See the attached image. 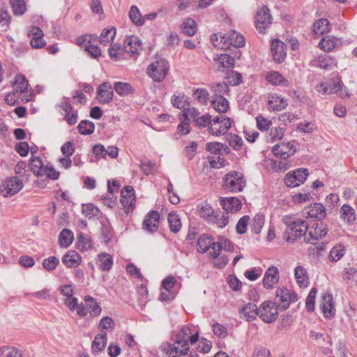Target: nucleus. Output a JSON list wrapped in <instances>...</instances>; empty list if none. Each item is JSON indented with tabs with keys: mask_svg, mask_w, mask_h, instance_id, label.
Returning <instances> with one entry per match:
<instances>
[{
	"mask_svg": "<svg viewBox=\"0 0 357 357\" xmlns=\"http://www.w3.org/2000/svg\"><path fill=\"white\" fill-rule=\"evenodd\" d=\"M309 175L305 168H298L288 172L284 178L285 185L289 188H295L303 184Z\"/></svg>",
	"mask_w": 357,
	"mask_h": 357,
	"instance_id": "obj_5",
	"label": "nucleus"
},
{
	"mask_svg": "<svg viewBox=\"0 0 357 357\" xmlns=\"http://www.w3.org/2000/svg\"><path fill=\"white\" fill-rule=\"evenodd\" d=\"M264 224V216L257 214L253 218L251 229L255 234H259Z\"/></svg>",
	"mask_w": 357,
	"mask_h": 357,
	"instance_id": "obj_56",
	"label": "nucleus"
},
{
	"mask_svg": "<svg viewBox=\"0 0 357 357\" xmlns=\"http://www.w3.org/2000/svg\"><path fill=\"white\" fill-rule=\"evenodd\" d=\"M13 13L15 15H23L26 10V6L24 0H10Z\"/></svg>",
	"mask_w": 357,
	"mask_h": 357,
	"instance_id": "obj_53",
	"label": "nucleus"
},
{
	"mask_svg": "<svg viewBox=\"0 0 357 357\" xmlns=\"http://www.w3.org/2000/svg\"><path fill=\"white\" fill-rule=\"evenodd\" d=\"M211 104L213 108L219 113H225L229 107L228 100L221 95L213 96Z\"/></svg>",
	"mask_w": 357,
	"mask_h": 357,
	"instance_id": "obj_26",
	"label": "nucleus"
},
{
	"mask_svg": "<svg viewBox=\"0 0 357 357\" xmlns=\"http://www.w3.org/2000/svg\"><path fill=\"white\" fill-rule=\"evenodd\" d=\"M266 79L273 85L287 86L289 84V82L277 71L268 72Z\"/></svg>",
	"mask_w": 357,
	"mask_h": 357,
	"instance_id": "obj_30",
	"label": "nucleus"
},
{
	"mask_svg": "<svg viewBox=\"0 0 357 357\" xmlns=\"http://www.w3.org/2000/svg\"><path fill=\"white\" fill-rule=\"evenodd\" d=\"M84 301L86 305V308L90 309L89 312L91 316L97 317L100 314L102 309L93 297L90 296H86L84 297Z\"/></svg>",
	"mask_w": 357,
	"mask_h": 357,
	"instance_id": "obj_38",
	"label": "nucleus"
},
{
	"mask_svg": "<svg viewBox=\"0 0 357 357\" xmlns=\"http://www.w3.org/2000/svg\"><path fill=\"white\" fill-rule=\"evenodd\" d=\"M320 308L326 318H333L335 315V307L331 294H323L320 301Z\"/></svg>",
	"mask_w": 357,
	"mask_h": 357,
	"instance_id": "obj_14",
	"label": "nucleus"
},
{
	"mask_svg": "<svg viewBox=\"0 0 357 357\" xmlns=\"http://www.w3.org/2000/svg\"><path fill=\"white\" fill-rule=\"evenodd\" d=\"M30 168L36 176H44L45 174V166L38 157H33L30 159Z\"/></svg>",
	"mask_w": 357,
	"mask_h": 357,
	"instance_id": "obj_34",
	"label": "nucleus"
},
{
	"mask_svg": "<svg viewBox=\"0 0 357 357\" xmlns=\"http://www.w3.org/2000/svg\"><path fill=\"white\" fill-rule=\"evenodd\" d=\"M74 239L73 233L68 229H63L59 236V243L61 247L68 248Z\"/></svg>",
	"mask_w": 357,
	"mask_h": 357,
	"instance_id": "obj_37",
	"label": "nucleus"
},
{
	"mask_svg": "<svg viewBox=\"0 0 357 357\" xmlns=\"http://www.w3.org/2000/svg\"><path fill=\"white\" fill-rule=\"evenodd\" d=\"M227 140H228L229 144L234 149L239 150L243 146V142L242 139L236 135H233V134L229 135L227 137Z\"/></svg>",
	"mask_w": 357,
	"mask_h": 357,
	"instance_id": "obj_61",
	"label": "nucleus"
},
{
	"mask_svg": "<svg viewBox=\"0 0 357 357\" xmlns=\"http://www.w3.org/2000/svg\"><path fill=\"white\" fill-rule=\"evenodd\" d=\"M268 106L273 111H281L287 106V100L277 94H272L268 98Z\"/></svg>",
	"mask_w": 357,
	"mask_h": 357,
	"instance_id": "obj_25",
	"label": "nucleus"
},
{
	"mask_svg": "<svg viewBox=\"0 0 357 357\" xmlns=\"http://www.w3.org/2000/svg\"><path fill=\"white\" fill-rule=\"evenodd\" d=\"M109 55L112 59L119 60L123 52V49L121 45L118 43L112 44L109 50Z\"/></svg>",
	"mask_w": 357,
	"mask_h": 357,
	"instance_id": "obj_62",
	"label": "nucleus"
},
{
	"mask_svg": "<svg viewBox=\"0 0 357 357\" xmlns=\"http://www.w3.org/2000/svg\"><path fill=\"white\" fill-rule=\"evenodd\" d=\"M63 263L68 268L77 266L82 262L80 255L75 250H69L62 259Z\"/></svg>",
	"mask_w": 357,
	"mask_h": 357,
	"instance_id": "obj_27",
	"label": "nucleus"
},
{
	"mask_svg": "<svg viewBox=\"0 0 357 357\" xmlns=\"http://www.w3.org/2000/svg\"><path fill=\"white\" fill-rule=\"evenodd\" d=\"M330 31V23L326 18H321L313 24V32L317 36L323 35Z\"/></svg>",
	"mask_w": 357,
	"mask_h": 357,
	"instance_id": "obj_35",
	"label": "nucleus"
},
{
	"mask_svg": "<svg viewBox=\"0 0 357 357\" xmlns=\"http://www.w3.org/2000/svg\"><path fill=\"white\" fill-rule=\"evenodd\" d=\"M256 121L257 128L261 131L267 130L272 125L271 121L261 115H259L256 117Z\"/></svg>",
	"mask_w": 357,
	"mask_h": 357,
	"instance_id": "obj_63",
	"label": "nucleus"
},
{
	"mask_svg": "<svg viewBox=\"0 0 357 357\" xmlns=\"http://www.w3.org/2000/svg\"><path fill=\"white\" fill-rule=\"evenodd\" d=\"M114 327V321L108 316L102 317L98 324V328L102 331V333L106 332L109 329H113Z\"/></svg>",
	"mask_w": 357,
	"mask_h": 357,
	"instance_id": "obj_57",
	"label": "nucleus"
},
{
	"mask_svg": "<svg viewBox=\"0 0 357 357\" xmlns=\"http://www.w3.org/2000/svg\"><path fill=\"white\" fill-rule=\"evenodd\" d=\"M341 218L348 224H353L356 220V213L354 209L348 204L342 206L340 211Z\"/></svg>",
	"mask_w": 357,
	"mask_h": 357,
	"instance_id": "obj_33",
	"label": "nucleus"
},
{
	"mask_svg": "<svg viewBox=\"0 0 357 357\" xmlns=\"http://www.w3.org/2000/svg\"><path fill=\"white\" fill-rule=\"evenodd\" d=\"M160 219V214L158 211L149 212L143 221V228L151 233L156 231L158 229Z\"/></svg>",
	"mask_w": 357,
	"mask_h": 357,
	"instance_id": "obj_19",
	"label": "nucleus"
},
{
	"mask_svg": "<svg viewBox=\"0 0 357 357\" xmlns=\"http://www.w3.org/2000/svg\"><path fill=\"white\" fill-rule=\"evenodd\" d=\"M278 307L275 303L265 301L259 307V316L266 323H273L278 316Z\"/></svg>",
	"mask_w": 357,
	"mask_h": 357,
	"instance_id": "obj_6",
	"label": "nucleus"
},
{
	"mask_svg": "<svg viewBox=\"0 0 357 357\" xmlns=\"http://www.w3.org/2000/svg\"><path fill=\"white\" fill-rule=\"evenodd\" d=\"M279 270L276 266L269 267L265 272L263 279L264 287L266 289H273L279 281Z\"/></svg>",
	"mask_w": 357,
	"mask_h": 357,
	"instance_id": "obj_18",
	"label": "nucleus"
},
{
	"mask_svg": "<svg viewBox=\"0 0 357 357\" xmlns=\"http://www.w3.org/2000/svg\"><path fill=\"white\" fill-rule=\"evenodd\" d=\"M197 31L196 22L194 20L188 18L183 23V33L188 36H193Z\"/></svg>",
	"mask_w": 357,
	"mask_h": 357,
	"instance_id": "obj_49",
	"label": "nucleus"
},
{
	"mask_svg": "<svg viewBox=\"0 0 357 357\" xmlns=\"http://www.w3.org/2000/svg\"><path fill=\"white\" fill-rule=\"evenodd\" d=\"M223 149L224 144L217 142H208L206 144V150L215 155L220 154Z\"/></svg>",
	"mask_w": 357,
	"mask_h": 357,
	"instance_id": "obj_64",
	"label": "nucleus"
},
{
	"mask_svg": "<svg viewBox=\"0 0 357 357\" xmlns=\"http://www.w3.org/2000/svg\"><path fill=\"white\" fill-rule=\"evenodd\" d=\"M188 340L182 338L176 337L175 342L173 344H169L165 349L166 353L169 357H179L180 355H185L189 351V344Z\"/></svg>",
	"mask_w": 357,
	"mask_h": 357,
	"instance_id": "obj_10",
	"label": "nucleus"
},
{
	"mask_svg": "<svg viewBox=\"0 0 357 357\" xmlns=\"http://www.w3.org/2000/svg\"><path fill=\"white\" fill-rule=\"evenodd\" d=\"M91 239L86 234L80 233L77 235V249L82 251H87L92 248Z\"/></svg>",
	"mask_w": 357,
	"mask_h": 357,
	"instance_id": "obj_41",
	"label": "nucleus"
},
{
	"mask_svg": "<svg viewBox=\"0 0 357 357\" xmlns=\"http://www.w3.org/2000/svg\"><path fill=\"white\" fill-rule=\"evenodd\" d=\"M328 232L326 225L324 222L314 223L310 228L307 236L305 237V242L313 243V241L324 237Z\"/></svg>",
	"mask_w": 357,
	"mask_h": 357,
	"instance_id": "obj_12",
	"label": "nucleus"
},
{
	"mask_svg": "<svg viewBox=\"0 0 357 357\" xmlns=\"http://www.w3.org/2000/svg\"><path fill=\"white\" fill-rule=\"evenodd\" d=\"M27 86L28 82L23 75H17L15 76V81L13 82L15 91L21 94L27 89Z\"/></svg>",
	"mask_w": 357,
	"mask_h": 357,
	"instance_id": "obj_44",
	"label": "nucleus"
},
{
	"mask_svg": "<svg viewBox=\"0 0 357 357\" xmlns=\"http://www.w3.org/2000/svg\"><path fill=\"white\" fill-rule=\"evenodd\" d=\"M121 203L126 212H129L134 208V202L135 201V195L134 189L132 186L125 187L121 192Z\"/></svg>",
	"mask_w": 357,
	"mask_h": 357,
	"instance_id": "obj_17",
	"label": "nucleus"
},
{
	"mask_svg": "<svg viewBox=\"0 0 357 357\" xmlns=\"http://www.w3.org/2000/svg\"><path fill=\"white\" fill-rule=\"evenodd\" d=\"M107 340V333H101L97 335L92 343V349L94 354H98L100 351L104 350L106 347Z\"/></svg>",
	"mask_w": 357,
	"mask_h": 357,
	"instance_id": "obj_32",
	"label": "nucleus"
},
{
	"mask_svg": "<svg viewBox=\"0 0 357 357\" xmlns=\"http://www.w3.org/2000/svg\"><path fill=\"white\" fill-rule=\"evenodd\" d=\"M275 296L280 303L278 307H280L283 310H287L291 303L296 302L297 301L296 293L294 291H290L284 287L278 288Z\"/></svg>",
	"mask_w": 357,
	"mask_h": 357,
	"instance_id": "obj_7",
	"label": "nucleus"
},
{
	"mask_svg": "<svg viewBox=\"0 0 357 357\" xmlns=\"http://www.w3.org/2000/svg\"><path fill=\"white\" fill-rule=\"evenodd\" d=\"M59 263V259L54 256H52L43 260V266L47 271H53L56 269Z\"/></svg>",
	"mask_w": 357,
	"mask_h": 357,
	"instance_id": "obj_59",
	"label": "nucleus"
},
{
	"mask_svg": "<svg viewBox=\"0 0 357 357\" xmlns=\"http://www.w3.org/2000/svg\"><path fill=\"white\" fill-rule=\"evenodd\" d=\"M339 40L330 36H326L321 39L319 43V47L324 51H332L337 45Z\"/></svg>",
	"mask_w": 357,
	"mask_h": 357,
	"instance_id": "obj_36",
	"label": "nucleus"
},
{
	"mask_svg": "<svg viewBox=\"0 0 357 357\" xmlns=\"http://www.w3.org/2000/svg\"><path fill=\"white\" fill-rule=\"evenodd\" d=\"M212 238L208 235H202L199 236L197 241V250L199 252L204 253L208 251L210 248L211 249L212 245Z\"/></svg>",
	"mask_w": 357,
	"mask_h": 357,
	"instance_id": "obj_42",
	"label": "nucleus"
},
{
	"mask_svg": "<svg viewBox=\"0 0 357 357\" xmlns=\"http://www.w3.org/2000/svg\"><path fill=\"white\" fill-rule=\"evenodd\" d=\"M303 213L304 215H307V218H314L317 220H321L326 216V210L324 206L320 203H314L307 208H305Z\"/></svg>",
	"mask_w": 357,
	"mask_h": 357,
	"instance_id": "obj_22",
	"label": "nucleus"
},
{
	"mask_svg": "<svg viewBox=\"0 0 357 357\" xmlns=\"http://www.w3.org/2000/svg\"><path fill=\"white\" fill-rule=\"evenodd\" d=\"M168 223L171 231L177 233L181 228V220L175 213H169L168 215Z\"/></svg>",
	"mask_w": 357,
	"mask_h": 357,
	"instance_id": "obj_45",
	"label": "nucleus"
},
{
	"mask_svg": "<svg viewBox=\"0 0 357 357\" xmlns=\"http://www.w3.org/2000/svg\"><path fill=\"white\" fill-rule=\"evenodd\" d=\"M291 167V162L286 160H273L271 162V168L275 172H282L289 169Z\"/></svg>",
	"mask_w": 357,
	"mask_h": 357,
	"instance_id": "obj_54",
	"label": "nucleus"
},
{
	"mask_svg": "<svg viewBox=\"0 0 357 357\" xmlns=\"http://www.w3.org/2000/svg\"><path fill=\"white\" fill-rule=\"evenodd\" d=\"M28 36L30 38V45L34 49H40L46 45L43 38V30L36 26H31L28 29Z\"/></svg>",
	"mask_w": 357,
	"mask_h": 357,
	"instance_id": "obj_11",
	"label": "nucleus"
},
{
	"mask_svg": "<svg viewBox=\"0 0 357 357\" xmlns=\"http://www.w3.org/2000/svg\"><path fill=\"white\" fill-rule=\"evenodd\" d=\"M169 70L166 59H160L151 63L146 69L147 75L155 82H160L166 77Z\"/></svg>",
	"mask_w": 357,
	"mask_h": 357,
	"instance_id": "obj_3",
	"label": "nucleus"
},
{
	"mask_svg": "<svg viewBox=\"0 0 357 357\" xmlns=\"http://www.w3.org/2000/svg\"><path fill=\"white\" fill-rule=\"evenodd\" d=\"M176 337L182 338L190 342L191 344H194L199 340V333L196 331L193 333L192 328L189 326H183L181 331L176 334Z\"/></svg>",
	"mask_w": 357,
	"mask_h": 357,
	"instance_id": "obj_28",
	"label": "nucleus"
},
{
	"mask_svg": "<svg viewBox=\"0 0 357 357\" xmlns=\"http://www.w3.org/2000/svg\"><path fill=\"white\" fill-rule=\"evenodd\" d=\"M271 22L272 17L269 9L266 6H263L258 10L255 17V24L256 28L260 33H264Z\"/></svg>",
	"mask_w": 357,
	"mask_h": 357,
	"instance_id": "obj_9",
	"label": "nucleus"
},
{
	"mask_svg": "<svg viewBox=\"0 0 357 357\" xmlns=\"http://www.w3.org/2000/svg\"><path fill=\"white\" fill-rule=\"evenodd\" d=\"M222 250L226 251L234 250V245L228 239H220L219 241L213 242L211 245V250L209 252V255L211 258L215 259L220 255Z\"/></svg>",
	"mask_w": 357,
	"mask_h": 357,
	"instance_id": "obj_20",
	"label": "nucleus"
},
{
	"mask_svg": "<svg viewBox=\"0 0 357 357\" xmlns=\"http://www.w3.org/2000/svg\"><path fill=\"white\" fill-rule=\"evenodd\" d=\"M246 181L241 173L230 172L223 178V188L231 192H239L245 186Z\"/></svg>",
	"mask_w": 357,
	"mask_h": 357,
	"instance_id": "obj_2",
	"label": "nucleus"
},
{
	"mask_svg": "<svg viewBox=\"0 0 357 357\" xmlns=\"http://www.w3.org/2000/svg\"><path fill=\"white\" fill-rule=\"evenodd\" d=\"M344 255V248L342 245L334 246L329 254V257L333 261H339Z\"/></svg>",
	"mask_w": 357,
	"mask_h": 357,
	"instance_id": "obj_55",
	"label": "nucleus"
},
{
	"mask_svg": "<svg viewBox=\"0 0 357 357\" xmlns=\"http://www.w3.org/2000/svg\"><path fill=\"white\" fill-rule=\"evenodd\" d=\"M271 51L274 61L279 63L284 61L286 57V50L284 43L282 41L278 39L273 40Z\"/></svg>",
	"mask_w": 357,
	"mask_h": 357,
	"instance_id": "obj_23",
	"label": "nucleus"
},
{
	"mask_svg": "<svg viewBox=\"0 0 357 357\" xmlns=\"http://www.w3.org/2000/svg\"><path fill=\"white\" fill-rule=\"evenodd\" d=\"M77 129L80 134L87 135L94 132L95 126L93 122L88 120H84L79 123Z\"/></svg>",
	"mask_w": 357,
	"mask_h": 357,
	"instance_id": "obj_47",
	"label": "nucleus"
},
{
	"mask_svg": "<svg viewBox=\"0 0 357 357\" xmlns=\"http://www.w3.org/2000/svg\"><path fill=\"white\" fill-rule=\"evenodd\" d=\"M273 154L277 158L286 160L293 155L296 150L293 144L290 142L280 143L275 145L272 150Z\"/></svg>",
	"mask_w": 357,
	"mask_h": 357,
	"instance_id": "obj_15",
	"label": "nucleus"
},
{
	"mask_svg": "<svg viewBox=\"0 0 357 357\" xmlns=\"http://www.w3.org/2000/svg\"><path fill=\"white\" fill-rule=\"evenodd\" d=\"M113 258L107 253L103 252L98 255V265L102 271H109L112 268Z\"/></svg>",
	"mask_w": 357,
	"mask_h": 357,
	"instance_id": "obj_43",
	"label": "nucleus"
},
{
	"mask_svg": "<svg viewBox=\"0 0 357 357\" xmlns=\"http://www.w3.org/2000/svg\"><path fill=\"white\" fill-rule=\"evenodd\" d=\"M221 41L224 42V45L229 48L230 45L236 47H243L245 44L244 36L235 31H230L226 34L220 35Z\"/></svg>",
	"mask_w": 357,
	"mask_h": 357,
	"instance_id": "obj_13",
	"label": "nucleus"
},
{
	"mask_svg": "<svg viewBox=\"0 0 357 357\" xmlns=\"http://www.w3.org/2000/svg\"><path fill=\"white\" fill-rule=\"evenodd\" d=\"M129 17L132 22L137 26H142L144 23V18L142 17L139 8L135 6L130 8Z\"/></svg>",
	"mask_w": 357,
	"mask_h": 357,
	"instance_id": "obj_50",
	"label": "nucleus"
},
{
	"mask_svg": "<svg viewBox=\"0 0 357 357\" xmlns=\"http://www.w3.org/2000/svg\"><path fill=\"white\" fill-rule=\"evenodd\" d=\"M124 48L132 57H136L139 54L142 49V43L140 39L135 36L127 37L125 40Z\"/></svg>",
	"mask_w": 357,
	"mask_h": 357,
	"instance_id": "obj_21",
	"label": "nucleus"
},
{
	"mask_svg": "<svg viewBox=\"0 0 357 357\" xmlns=\"http://www.w3.org/2000/svg\"><path fill=\"white\" fill-rule=\"evenodd\" d=\"M294 275L298 285L301 288H305L309 284V277L305 268L298 266L294 269Z\"/></svg>",
	"mask_w": 357,
	"mask_h": 357,
	"instance_id": "obj_29",
	"label": "nucleus"
},
{
	"mask_svg": "<svg viewBox=\"0 0 357 357\" xmlns=\"http://www.w3.org/2000/svg\"><path fill=\"white\" fill-rule=\"evenodd\" d=\"M215 61L218 64V68L220 66L223 68H232L235 62L234 59L227 54H221L215 58Z\"/></svg>",
	"mask_w": 357,
	"mask_h": 357,
	"instance_id": "obj_39",
	"label": "nucleus"
},
{
	"mask_svg": "<svg viewBox=\"0 0 357 357\" xmlns=\"http://www.w3.org/2000/svg\"><path fill=\"white\" fill-rule=\"evenodd\" d=\"M195 126L199 128H208V130H209V126L212 122V116L209 114H205L204 115H200L199 117H197L195 121H194Z\"/></svg>",
	"mask_w": 357,
	"mask_h": 357,
	"instance_id": "obj_51",
	"label": "nucleus"
},
{
	"mask_svg": "<svg viewBox=\"0 0 357 357\" xmlns=\"http://www.w3.org/2000/svg\"><path fill=\"white\" fill-rule=\"evenodd\" d=\"M113 88L109 82H103L97 89L96 98L100 104L109 103L113 100Z\"/></svg>",
	"mask_w": 357,
	"mask_h": 357,
	"instance_id": "obj_16",
	"label": "nucleus"
},
{
	"mask_svg": "<svg viewBox=\"0 0 357 357\" xmlns=\"http://www.w3.org/2000/svg\"><path fill=\"white\" fill-rule=\"evenodd\" d=\"M284 129L281 127H275L270 129L266 136L267 141L273 142L281 139L284 136Z\"/></svg>",
	"mask_w": 357,
	"mask_h": 357,
	"instance_id": "obj_48",
	"label": "nucleus"
},
{
	"mask_svg": "<svg viewBox=\"0 0 357 357\" xmlns=\"http://www.w3.org/2000/svg\"><path fill=\"white\" fill-rule=\"evenodd\" d=\"M259 308L253 303H248L241 310V313L244 316L248 321H251L256 319L258 314Z\"/></svg>",
	"mask_w": 357,
	"mask_h": 357,
	"instance_id": "obj_31",
	"label": "nucleus"
},
{
	"mask_svg": "<svg viewBox=\"0 0 357 357\" xmlns=\"http://www.w3.org/2000/svg\"><path fill=\"white\" fill-rule=\"evenodd\" d=\"M22 352L13 347H2L0 348V357H21Z\"/></svg>",
	"mask_w": 357,
	"mask_h": 357,
	"instance_id": "obj_52",
	"label": "nucleus"
},
{
	"mask_svg": "<svg viewBox=\"0 0 357 357\" xmlns=\"http://www.w3.org/2000/svg\"><path fill=\"white\" fill-rule=\"evenodd\" d=\"M220 204L225 213H235L241 208V201L236 197H222Z\"/></svg>",
	"mask_w": 357,
	"mask_h": 357,
	"instance_id": "obj_24",
	"label": "nucleus"
},
{
	"mask_svg": "<svg viewBox=\"0 0 357 357\" xmlns=\"http://www.w3.org/2000/svg\"><path fill=\"white\" fill-rule=\"evenodd\" d=\"M115 36L116 29L114 27L105 29L99 37V42L100 44L106 46L114 39Z\"/></svg>",
	"mask_w": 357,
	"mask_h": 357,
	"instance_id": "obj_40",
	"label": "nucleus"
},
{
	"mask_svg": "<svg viewBox=\"0 0 357 357\" xmlns=\"http://www.w3.org/2000/svg\"><path fill=\"white\" fill-rule=\"evenodd\" d=\"M193 95L197 101L203 105H206L209 100V93L207 90L204 89H196Z\"/></svg>",
	"mask_w": 357,
	"mask_h": 357,
	"instance_id": "obj_58",
	"label": "nucleus"
},
{
	"mask_svg": "<svg viewBox=\"0 0 357 357\" xmlns=\"http://www.w3.org/2000/svg\"><path fill=\"white\" fill-rule=\"evenodd\" d=\"M317 65L323 69H328L333 65V60L327 55H321L317 58Z\"/></svg>",
	"mask_w": 357,
	"mask_h": 357,
	"instance_id": "obj_60",
	"label": "nucleus"
},
{
	"mask_svg": "<svg viewBox=\"0 0 357 357\" xmlns=\"http://www.w3.org/2000/svg\"><path fill=\"white\" fill-rule=\"evenodd\" d=\"M23 186V182L18 177L13 176L4 180L1 191L5 197L13 196L21 190Z\"/></svg>",
	"mask_w": 357,
	"mask_h": 357,
	"instance_id": "obj_8",
	"label": "nucleus"
},
{
	"mask_svg": "<svg viewBox=\"0 0 357 357\" xmlns=\"http://www.w3.org/2000/svg\"><path fill=\"white\" fill-rule=\"evenodd\" d=\"M113 89L120 96H127L132 93V88L131 85L127 82H114Z\"/></svg>",
	"mask_w": 357,
	"mask_h": 357,
	"instance_id": "obj_46",
	"label": "nucleus"
},
{
	"mask_svg": "<svg viewBox=\"0 0 357 357\" xmlns=\"http://www.w3.org/2000/svg\"><path fill=\"white\" fill-rule=\"evenodd\" d=\"M231 126V121L225 116H218L212 119L208 132L213 136L220 137L225 135Z\"/></svg>",
	"mask_w": 357,
	"mask_h": 357,
	"instance_id": "obj_4",
	"label": "nucleus"
},
{
	"mask_svg": "<svg viewBox=\"0 0 357 357\" xmlns=\"http://www.w3.org/2000/svg\"><path fill=\"white\" fill-rule=\"evenodd\" d=\"M282 221L287 226L283 238L287 242H294L296 238L304 236L308 229L307 222L294 215H285Z\"/></svg>",
	"mask_w": 357,
	"mask_h": 357,
	"instance_id": "obj_1",
	"label": "nucleus"
}]
</instances>
